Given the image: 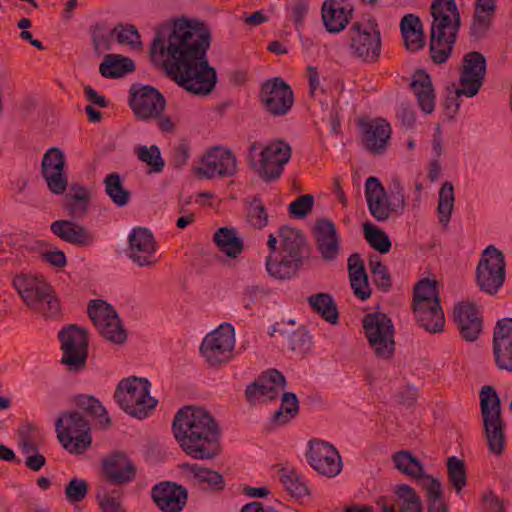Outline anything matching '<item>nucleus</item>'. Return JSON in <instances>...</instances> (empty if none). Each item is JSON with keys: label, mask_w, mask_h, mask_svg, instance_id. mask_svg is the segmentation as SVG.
Returning <instances> with one entry per match:
<instances>
[{"label": "nucleus", "mask_w": 512, "mask_h": 512, "mask_svg": "<svg viewBox=\"0 0 512 512\" xmlns=\"http://www.w3.org/2000/svg\"><path fill=\"white\" fill-rule=\"evenodd\" d=\"M435 302L440 303L437 281L429 279L419 281L413 289L412 305H430Z\"/></svg>", "instance_id": "47"}, {"label": "nucleus", "mask_w": 512, "mask_h": 512, "mask_svg": "<svg viewBox=\"0 0 512 512\" xmlns=\"http://www.w3.org/2000/svg\"><path fill=\"white\" fill-rule=\"evenodd\" d=\"M481 508L483 512H505L503 501L493 491L482 495Z\"/></svg>", "instance_id": "62"}, {"label": "nucleus", "mask_w": 512, "mask_h": 512, "mask_svg": "<svg viewBox=\"0 0 512 512\" xmlns=\"http://www.w3.org/2000/svg\"><path fill=\"white\" fill-rule=\"evenodd\" d=\"M248 222L255 228L261 229L267 225L268 213L261 200L254 198L247 209Z\"/></svg>", "instance_id": "57"}, {"label": "nucleus", "mask_w": 512, "mask_h": 512, "mask_svg": "<svg viewBox=\"0 0 512 512\" xmlns=\"http://www.w3.org/2000/svg\"><path fill=\"white\" fill-rule=\"evenodd\" d=\"M111 34L116 36V40L120 44L128 45L134 50H142L143 48L141 36L137 28L132 24H119L114 27Z\"/></svg>", "instance_id": "53"}, {"label": "nucleus", "mask_w": 512, "mask_h": 512, "mask_svg": "<svg viewBox=\"0 0 512 512\" xmlns=\"http://www.w3.org/2000/svg\"><path fill=\"white\" fill-rule=\"evenodd\" d=\"M134 70L133 60L120 54H107L99 67L101 75L105 78H120Z\"/></svg>", "instance_id": "38"}, {"label": "nucleus", "mask_w": 512, "mask_h": 512, "mask_svg": "<svg viewBox=\"0 0 512 512\" xmlns=\"http://www.w3.org/2000/svg\"><path fill=\"white\" fill-rule=\"evenodd\" d=\"M480 410L489 451L495 455L504 452V421L501 417V401L491 385H485L480 391Z\"/></svg>", "instance_id": "8"}, {"label": "nucleus", "mask_w": 512, "mask_h": 512, "mask_svg": "<svg viewBox=\"0 0 512 512\" xmlns=\"http://www.w3.org/2000/svg\"><path fill=\"white\" fill-rule=\"evenodd\" d=\"M127 254L140 267H152L158 262L156 241L150 230L136 227L128 238Z\"/></svg>", "instance_id": "23"}, {"label": "nucleus", "mask_w": 512, "mask_h": 512, "mask_svg": "<svg viewBox=\"0 0 512 512\" xmlns=\"http://www.w3.org/2000/svg\"><path fill=\"white\" fill-rule=\"evenodd\" d=\"M364 335L374 353L383 360H390L395 353V328L392 319L385 313H367L362 320Z\"/></svg>", "instance_id": "9"}, {"label": "nucleus", "mask_w": 512, "mask_h": 512, "mask_svg": "<svg viewBox=\"0 0 512 512\" xmlns=\"http://www.w3.org/2000/svg\"><path fill=\"white\" fill-rule=\"evenodd\" d=\"M365 197L370 214L378 221H387L393 213L401 214L406 206L404 189L399 180H394L390 198L378 178L368 177L365 182Z\"/></svg>", "instance_id": "7"}, {"label": "nucleus", "mask_w": 512, "mask_h": 512, "mask_svg": "<svg viewBox=\"0 0 512 512\" xmlns=\"http://www.w3.org/2000/svg\"><path fill=\"white\" fill-rule=\"evenodd\" d=\"M66 160L60 148L52 147L43 155L41 174L49 191L54 195H62L68 187V177L65 173Z\"/></svg>", "instance_id": "21"}, {"label": "nucleus", "mask_w": 512, "mask_h": 512, "mask_svg": "<svg viewBox=\"0 0 512 512\" xmlns=\"http://www.w3.org/2000/svg\"><path fill=\"white\" fill-rule=\"evenodd\" d=\"M234 347V327L225 323L205 336L200 346V353L210 367L219 368L234 357Z\"/></svg>", "instance_id": "13"}, {"label": "nucleus", "mask_w": 512, "mask_h": 512, "mask_svg": "<svg viewBox=\"0 0 512 512\" xmlns=\"http://www.w3.org/2000/svg\"><path fill=\"white\" fill-rule=\"evenodd\" d=\"M397 506L400 512H423L422 501L416 491L407 484L396 487Z\"/></svg>", "instance_id": "48"}, {"label": "nucleus", "mask_w": 512, "mask_h": 512, "mask_svg": "<svg viewBox=\"0 0 512 512\" xmlns=\"http://www.w3.org/2000/svg\"><path fill=\"white\" fill-rule=\"evenodd\" d=\"M417 482L420 483L421 488L425 491L428 503L444 499L442 484L432 475L425 474Z\"/></svg>", "instance_id": "59"}, {"label": "nucleus", "mask_w": 512, "mask_h": 512, "mask_svg": "<svg viewBox=\"0 0 512 512\" xmlns=\"http://www.w3.org/2000/svg\"><path fill=\"white\" fill-rule=\"evenodd\" d=\"M486 75V59L477 51H471L464 55L460 74V87L457 95L467 97L475 96L483 85Z\"/></svg>", "instance_id": "18"}, {"label": "nucleus", "mask_w": 512, "mask_h": 512, "mask_svg": "<svg viewBox=\"0 0 512 512\" xmlns=\"http://www.w3.org/2000/svg\"><path fill=\"white\" fill-rule=\"evenodd\" d=\"M57 438L70 453L81 454L91 445L90 426L80 411H68L56 420Z\"/></svg>", "instance_id": "10"}, {"label": "nucleus", "mask_w": 512, "mask_h": 512, "mask_svg": "<svg viewBox=\"0 0 512 512\" xmlns=\"http://www.w3.org/2000/svg\"><path fill=\"white\" fill-rule=\"evenodd\" d=\"M64 493L68 502L72 504L81 502L88 493V483L85 479L72 478L66 485Z\"/></svg>", "instance_id": "58"}, {"label": "nucleus", "mask_w": 512, "mask_h": 512, "mask_svg": "<svg viewBox=\"0 0 512 512\" xmlns=\"http://www.w3.org/2000/svg\"><path fill=\"white\" fill-rule=\"evenodd\" d=\"M363 147L373 155L384 154L392 134L390 124L384 118H375L360 123Z\"/></svg>", "instance_id": "26"}, {"label": "nucleus", "mask_w": 512, "mask_h": 512, "mask_svg": "<svg viewBox=\"0 0 512 512\" xmlns=\"http://www.w3.org/2000/svg\"><path fill=\"white\" fill-rule=\"evenodd\" d=\"M150 387L147 378L131 376L118 383L114 397L127 414L144 419L157 405V400L150 396Z\"/></svg>", "instance_id": "6"}, {"label": "nucleus", "mask_w": 512, "mask_h": 512, "mask_svg": "<svg viewBox=\"0 0 512 512\" xmlns=\"http://www.w3.org/2000/svg\"><path fill=\"white\" fill-rule=\"evenodd\" d=\"M62 357L60 363L70 372H81L88 358V336L86 330L71 324L58 333Z\"/></svg>", "instance_id": "12"}, {"label": "nucleus", "mask_w": 512, "mask_h": 512, "mask_svg": "<svg viewBox=\"0 0 512 512\" xmlns=\"http://www.w3.org/2000/svg\"><path fill=\"white\" fill-rule=\"evenodd\" d=\"M87 313L105 339L116 344L125 342L126 332L117 312L110 304L100 299L91 300Z\"/></svg>", "instance_id": "15"}, {"label": "nucleus", "mask_w": 512, "mask_h": 512, "mask_svg": "<svg viewBox=\"0 0 512 512\" xmlns=\"http://www.w3.org/2000/svg\"><path fill=\"white\" fill-rule=\"evenodd\" d=\"M417 324L429 333H440L444 330L445 316L441 304L412 305Z\"/></svg>", "instance_id": "32"}, {"label": "nucleus", "mask_w": 512, "mask_h": 512, "mask_svg": "<svg viewBox=\"0 0 512 512\" xmlns=\"http://www.w3.org/2000/svg\"><path fill=\"white\" fill-rule=\"evenodd\" d=\"M259 99L263 108L272 116L286 115L293 106L292 88L280 77L266 80L260 89Z\"/></svg>", "instance_id": "16"}, {"label": "nucleus", "mask_w": 512, "mask_h": 512, "mask_svg": "<svg viewBox=\"0 0 512 512\" xmlns=\"http://www.w3.org/2000/svg\"><path fill=\"white\" fill-rule=\"evenodd\" d=\"M430 13L433 18L430 32V54L436 64L445 63L451 56L461 25L455 0H433Z\"/></svg>", "instance_id": "4"}, {"label": "nucleus", "mask_w": 512, "mask_h": 512, "mask_svg": "<svg viewBox=\"0 0 512 512\" xmlns=\"http://www.w3.org/2000/svg\"><path fill=\"white\" fill-rule=\"evenodd\" d=\"M280 482L283 484L285 490L295 498H302L309 495V490L306 483L303 481L300 474L293 468H281L278 471Z\"/></svg>", "instance_id": "43"}, {"label": "nucleus", "mask_w": 512, "mask_h": 512, "mask_svg": "<svg viewBox=\"0 0 512 512\" xmlns=\"http://www.w3.org/2000/svg\"><path fill=\"white\" fill-rule=\"evenodd\" d=\"M265 389L266 384L262 382L255 381L249 384L245 391L247 401L250 404L265 401Z\"/></svg>", "instance_id": "64"}, {"label": "nucleus", "mask_w": 512, "mask_h": 512, "mask_svg": "<svg viewBox=\"0 0 512 512\" xmlns=\"http://www.w3.org/2000/svg\"><path fill=\"white\" fill-rule=\"evenodd\" d=\"M313 205L314 197L310 194H305L290 203L288 211L291 216L302 219L312 211Z\"/></svg>", "instance_id": "61"}, {"label": "nucleus", "mask_w": 512, "mask_h": 512, "mask_svg": "<svg viewBox=\"0 0 512 512\" xmlns=\"http://www.w3.org/2000/svg\"><path fill=\"white\" fill-rule=\"evenodd\" d=\"M213 240L219 251L229 258H236L243 252L244 243L233 227H221L214 233Z\"/></svg>", "instance_id": "37"}, {"label": "nucleus", "mask_w": 512, "mask_h": 512, "mask_svg": "<svg viewBox=\"0 0 512 512\" xmlns=\"http://www.w3.org/2000/svg\"><path fill=\"white\" fill-rule=\"evenodd\" d=\"M92 42L95 51L102 52L104 50H110L111 44L109 36L105 33V27L100 24H96L92 32Z\"/></svg>", "instance_id": "63"}, {"label": "nucleus", "mask_w": 512, "mask_h": 512, "mask_svg": "<svg viewBox=\"0 0 512 512\" xmlns=\"http://www.w3.org/2000/svg\"><path fill=\"white\" fill-rule=\"evenodd\" d=\"M395 467L404 475L418 481L424 475L422 462L416 458L410 451H398L392 456Z\"/></svg>", "instance_id": "40"}, {"label": "nucleus", "mask_w": 512, "mask_h": 512, "mask_svg": "<svg viewBox=\"0 0 512 512\" xmlns=\"http://www.w3.org/2000/svg\"><path fill=\"white\" fill-rule=\"evenodd\" d=\"M314 237L316 248L325 261H333L340 250V238L335 224L326 218H320L315 222Z\"/></svg>", "instance_id": "30"}, {"label": "nucleus", "mask_w": 512, "mask_h": 512, "mask_svg": "<svg viewBox=\"0 0 512 512\" xmlns=\"http://www.w3.org/2000/svg\"><path fill=\"white\" fill-rule=\"evenodd\" d=\"M454 200L455 198L453 185L451 182L446 181L442 184L439 190V202L437 207L439 221L445 226L450 221L454 208Z\"/></svg>", "instance_id": "49"}, {"label": "nucleus", "mask_w": 512, "mask_h": 512, "mask_svg": "<svg viewBox=\"0 0 512 512\" xmlns=\"http://www.w3.org/2000/svg\"><path fill=\"white\" fill-rule=\"evenodd\" d=\"M91 193L84 185L73 183L64 197L63 208L74 219H82L88 212Z\"/></svg>", "instance_id": "35"}, {"label": "nucleus", "mask_w": 512, "mask_h": 512, "mask_svg": "<svg viewBox=\"0 0 512 512\" xmlns=\"http://www.w3.org/2000/svg\"><path fill=\"white\" fill-rule=\"evenodd\" d=\"M101 473L108 483L121 487L135 480L137 468L124 452L117 451L102 459Z\"/></svg>", "instance_id": "24"}, {"label": "nucleus", "mask_w": 512, "mask_h": 512, "mask_svg": "<svg viewBox=\"0 0 512 512\" xmlns=\"http://www.w3.org/2000/svg\"><path fill=\"white\" fill-rule=\"evenodd\" d=\"M291 155L292 149L290 145L281 139L276 140L261 151L257 167L254 169L264 181H274L281 176L284 166L290 160Z\"/></svg>", "instance_id": "17"}, {"label": "nucleus", "mask_w": 512, "mask_h": 512, "mask_svg": "<svg viewBox=\"0 0 512 512\" xmlns=\"http://www.w3.org/2000/svg\"><path fill=\"white\" fill-rule=\"evenodd\" d=\"M505 260L503 253L493 245L482 252L476 268V283L480 290L494 295L505 281Z\"/></svg>", "instance_id": "14"}, {"label": "nucleus", "mask_w": 512, "mask_h": 512, "mask_svg": "<svg viewBox=\"0 0 512 512\" xmlns=\"http://www.w3.org/2000/svg\"><path fill=\"white\" fill-rule=\"evenodd\" d=\"M201 163L196 173L204 178L232 177L237 172V159L230 149L213 147L207 151Z\"/></svg>", "instance_id": "22"}, {"label": "nucleus", "mask_w": 512, "mask_h": 512, "mask_svg": "<svg viewBox=\"0 0 512 512\" xmlns=\"http://www.w3.org/2000/svg\"><path fill=\"white\" fill-rule=\"evenodd\" d=\"M447 475L449 482L454 487L457 494L467 484L466 466L463 460L452 456L447 459Z\"/></svg>", "instance_id": "51"}, {"label": "nucleus", "mask_w": 512, "mask_h": 512, "mask_svg": "<svg viewBox=\"0 0 512 512\" xmlns=\"http://www.w3.org/2000/svg\"><path fill=\"white\" fill-rule=\"evenodd\" d=\"M18 435L19 447L26 455L31 452H37L40 444L43 442V435L40 429L31 423L22 425L18 430Z\"/></svg>", "instance_id": "46"}, {"label": "nucleus", "mask_w": 512, "mask_h": 512, "mask_svg": "<svg viewBox=\"0 0 512 512\" xmlns=\"http://www.w3.org/2000/svg\"><path fill=\"white\" fill-rule=\"evenodd\" d=\"M492 21L493 18L491 17L474 13L470 26V37L474 41H479L485 38L491 28Z\"/></svg>", "instance_id": "60"}, {"label": "nucleus", "mask_w": 512, "mask_h": 512, "mask_svg": "<svg viewBox=\"0 0 512 512\" xmlns=\"http://www.w3.org/2000/svg\"><path fill=\"white\" fill-rule=\"evenodd\" d=\"M299 411V401L295 393L285 392L282 396V404L274 413L273 421L277 424H286L296 416Z\"/></svg>", "instance_id": "52"}, {"label": "nucleus", "mask_w": 512, "mask_h": 512, "mask_svg": "<svg viewBox=\"0 0 512 512\" xmlns=\"http://www.w3.org/2000/svg\"><path fill=\"white\" fill-rule=\"evenodd\" d=\"M12 285L34 312L45 317H53L59 313V301L52 287L43 278L22 273L13 278Z\"/></svg>", "instance_id": "5"}, {"label": "nucleus", "mask_w": 512, "mask_h": 512, "mask_svg": "<svg viewBox=\"0 0 512 512\" xmlns=\"http://www.w3.org/2000/svg\"><path fill=\"white\" fill-rule=\"evenodd\" d=\"M307 460L315 471L328 478L337 476L343 467L337 449L332 444L317 439L309 442Z\"/></svg>", "instance_id": "19"}, {"label": "nucleus", "mask_w": 512, "mask_h": 512, "mask_svg": "<svg viewBox=\"0 0 512 512\" xmlns=\"http://www.w3.org/2000/svg\"><path fill=\"white\" fill-rule=\"evenodd\" d=\"M348 274L354 295L363 301L370 298L372 291L368 283V275L358 253H353L348 258Z\"/></svg>", "instance_id": "33"}, {"label": "nucleus", "mask_w": 512, "mask_h": 512, "mask_svg": "<svg viewBox=\"0 0 512 512\" xmlns=\"http://www.w3.org/2000/svg\"><path fill=\"white\" fill-rule=\"evenodd\" d=\"M492 348L496 367L499 370L512 372V318L497 321Z\"/></svg>", "instance_id": "25"}, {"label": "nucleus", "mask_w": 512, "mask_h": 512, "mask_svg": "<svg viewBox=\"0 0 512 512\" xmlns=\"http://www.w3.org/2000/svg\"><path fill=\"white\" fill-rule=\"evenodd\" d=\"M151 497L162 512H181L187 503V489L175 482L164 481L151 490Z\"/></svg>", "instance_id": "27"}, {"label": "nucleus", "mask_w": 512, "mask_h": 512, "mask_svg": "<svg viewBox=\"0 0 512 512\" xmlns=\"http://www.w3.org/2000/svg\"><path fill=\"white\" fill-rule=\"evenodd\" d=\"M400 30L407 50L416 52L424 47V33L418 16L406 14L400 22Z\"/></svg>", "instance_id": "36"}, {"label": "nucleus", "mask_w": 512, "mask_h": 512, "mask_svg": "<svg viewBox=\"0 0 512 512\" xmlns=\"http://www.w3.org/2000/svg\"><path fill=\"white\" fill-rule=\"evenodd\" d=\"M137 156L139 160L146 163L153 172L159 173L165 166V162L161 157L160 149L156 145H151L149 148L146 146H139L137 148Z\"/></svg>", "instance_id": "55"}, {"label": "nucleus", "mask_w": 512, "mask_h": 512, "mask_svg": "<svg viewBox=\"0 0 512 512\" xmlns=\"http://www.w3.org/2000/svg\"><path fill=\"white\" fill-rule=\"evenodd\" d=\"M308 302L313 311L318 313L325 321L331 324L338 323L339 312L337 305L330 294H313L308 298Z\"/></svg>", "instance_id": "41"}, {"label": "nucleus", "mask_w": 512, "mask_h": 512, "mask_svg": "<svg viewBox=\"0 0 512 512\" xmlns=\"http://www.w3.org/2000/svg\"><path fill=\"white\" fill-rule=\"evenodd\" d=\"M349 49L354 58L364 63H376L379 60L382 42L375 20L352 24L349 29Z\"/></svg>", "instance_id": "11"}, {"label": "nucleus", "mask_w": 512, "mask_h": 512, "mask_svg": "<svg viewBox=\"0 0 512 512\" xmlns=\"http://www.w3.org/2000/svg\"><path fill=\"white\" fill-rule=\"evenodd\" d=\"M122 492H108L103 486L97 488L96 499L102 512H125L121 503Z\"/></svg>", "instance_id": "54"}, {"label": "nucleus", "mask_w": 512, "mask_h": 512, "mask_svg": "<svg viewBox=\"0 0 512 512\" xmlns=\"http://www.w3.org/2000/svg\"><path fill=\"white\" fill-rule=\"evenodd\" d=\"M181 468L190 473L198 484H206L209 489L222 490L225 486L223 476L210 468L190 463H183Z\"/></svg>", "instance_id": "39"}, {"label": "nucleus", "mask_w": 512, "mask_h": 512, "mask_svg": "<svg viewBox=\"0 0 512 512\" xmlns=\"http://www.w3.org/2000/svg\"><path fill=\"white\" fill-rule=\"evenodd\" d=\"M172 431L181 450L193 459L212 460L222 451L220 426L202 407L179 409L174 416Z\"/></svg>", "instance_id": "2"}, {"label": "nucleus", "mask_w": 512, "mask_h": 512, "mask_svg": "<svg viewBox=\"0 0 512 512\" xmlns=\"http://www.w3.org/2000/svg\"><path fill=\"white\" fill-rule=\"evenodd\" d=\"M105 191L111 201L118 207L127 205L131 198V192L124 188L118 173H110L104 179Z\"/></svg>", "instance_id": "45"}, {"label": "nucleus", "mask_w": 512, "mask_h": 512, "mask_svg": "<svg viewBox=\"0 0 512 512\" xmlns=\"http://www.w3.org/2000/svg\"><path fill=\"white\" fill-rule=\"evenodd\" d=\"M372 281L383 292H388L392 286L391 276L387 267L379 260H370Z\"/></svg>", "instance_id": "56"}, {"label": "nucleus", "mask_w": 512, "mask_h": 512, "mask_svg": "<svg viewBox=\"0 0 512 512\" xmlns=\"http://www.w3.org/2000/svg\"><path fill=\"white\" fill-rule=\"evenodd\" d=\"M129 106L134 114L143 120L158 117L165 109L164 96L154 87L144 85L130 89Z\"/></svg>", "instance_id": "20"}, {"label": "nucleus", "mask_w": 512, "mask_h": 512, "mask_svg": "<svg viewBox=\"0 0 512 512\" xmlns=\"http://www.w3.org/2000/svg\"><path fill=\"white\" fill-rule=\"evenodd\" d=\"M76 407L85 413L87 416L98 419L99 423L108 428L111 425V420L107 415V411L98 399L90 395H78L74 398Z\"/></svg>", "instance_id": "42"}, {"label": "nucleus", "mask_w": 512, "mask_h": 512, "mask_svg": "<svg viewBox=\"0 0 512 512\" xmlns=\"http://www.w3.org/2000/svg\"><path fill=\"white\" fill-rule=\"evenodd\" d=\"M354 6L349 0H326L322 5L323 25L329 33L343 31L351 21Z\"/></svg>", "instance_id": "29"}, {"label": "nucleus", "mask_w": 512, "mask_h": 512, "mask_svg": "<svg viewBox=\"0 0 512 512\" xmlns=\"http://www.w3.org/2000/svg\"><path fill=\"white\" fill-rule=\"evenodd\" d=\"M279 344L282 349L292 352L298 351L305 353L311 347V337L309 333L303 329L295 330L291 333L279 331Z\"/></svg>", "instance_id": "44"}, {"label": "nucleus", "mask_w": 512, "mask_h": 512, "mask_svg": "<svg viewBox=\"0 0 512 512\" xmlns=\"http://www.w3.org/2000/svg\"><path fill=\"white\" fill-rule=\"evenodd\" d=\"M211 40L204 22L186 16L170 19L156 27L150 57L186 91L208 95L217 82L216 70L207 57Z\"/></svg>", "instance_id": "1"}, {"label": "nucleus", "mask_w": 512, "mask_h": 512, "mask_svg": "<svg viewBox=\"0 0 512 512\" xmlns=\"http://www.w3.org/2000/svg\"><path fill=\"white\" fill-rule=\"evenodd\" d=\"M280 238L279 255L266 259L268 274L279 280H288L298 275L310 259L311 247L305 234L296 228L283 226L278 231Z\"/></svg>", "instance_id": "3"}, {"label": "nucleus", "mask_w": 512, "mask_h": 512, "mask_svg": "<svg viewBox=\"0 0 512 512\" xmlns=\"http://www.w3.org/2000/svg\"><path fill=\"white\" fill-rule=\"evenodd\" d=\"M410 86L421 110L431 114L435 107V92L430 75L423 69H418L412 76Z\"/></svg>", "instance_id": "34"}, {"label": "nucleus", "mask_w": 512, "mask_h": 512, "mask_svg": "<svg viewBox=\"0 0 512 512\" xmlns=\"http://www.w3.org/2000/svg\"><path fill=\"white\" fill-rule=\"evenodd\" d=\"M363 233L370 246L382 254L390 251L392 243L389 236L375 225L366 222L363 224Z\"/></svg>", "instance_id": "50"}, {"label": "nucleus", "mask_w": 512, "mask_h": 512, "mask_svg": "<svg viewBox=\"0 0 512 512\" xmlns=\"http://www.w3.org/2000/svg\"><path fill=\"white\" fill-rule=\"evenodd\" d=\"M50 230L61 240L77 247H89L95 242L92 231L72 220H56L51 223Z\"/></svg>", "instance_id": "31"}, {"label": "nucleus", "mask_w": 512, "mask_h": 512, "mask_svg": "<svg viewBox=\"0 0 512 512\" xmlns=\"http://www.w3.org/2000/svg\"><path fill=\"white\" fill-rule=\"evenodd\" d=\"M461 337L468 342L477 340L483 329V320L479 308L472 302H460L453 311Z\"/></svg>", "instance_id": "28"}]
</instances>
